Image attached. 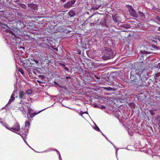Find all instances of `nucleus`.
I'll return each instance as SVG.
<instances>
[{
  "label": "nucleus",
  "instance_id": "f257e3e1",
  "mask_svg": "<svg viewBox=\"0 0 160 160\" xmlns=\"http://www.w3.org/2000/svg\"><path fill=\"white\" fill-rule=\"evenodd\" d=\"M102 50L103 55L102 58L104 60L112 58L115 56L112 50L109 48L104 47Z\"/></svg>",
  "mask_w": 160,
  "mask_h": 160
},
{
  "label": "nucleus",
  "instance_id": "f03ea898",
  "mask_svg": "<svg viewBox=\"0 0 160 160\" xmlns=\"http://www.w3.org/2000/svg\"><path fill=\"white\" fill-rule=\"evenodd\" d=\"M27 109H28V113H27V118L30 120H31V119L33 117L43 110H42L38 113L34 112H33V110L31 108L30 106H27Z\"/></svg>",
  "mask_w": 160,
  "mask_h": 160
},
{
  "label": "nucleus",
  "instance_id": "7ed1b4c3",
  "mask_svg": "<svg viewBox=\"0 0 160 160\" xmlns=\"http://www.w3.org/2000/svg\"><path fill=\"white\" fill-rule=\"evenodd\" d=\"M128 11L131 16L136 18L138 17V14L132 6H128Z\"/></svg>",
  "mask_w": 160,
  "mask_h": 160
},
{
  "label": "nucleus",
  "instance_id": "20e7f679",
  "mask_svg": "<svg viewBox=\"0 0 160 160\" xmlns=\"http://www.w3.org/2000/svg\"><path fill=\"white\" fill-rule=\"evenodd\" d=\"M6 128L12 132H14V131H18L20 129V125L18 122L15 123L10 128H9L7 127Z\"/></svg>",
  "mask_w": 160,
  "mask_h": 160
},
{
  "label": "nucleus",
  "instance_id": "39448f33",
  "mask_svg": "<svg viewBox=\"0 0 160 160\" xmlns=\"http://www.w3.org/2000/svg\"><path fill=\"white\" fill-rule=\"evenodd\" d=\"M102 4V2L100 0H95L93 6V8L95 9H98Z\"/></svg>",
  "mask_w": 160,
  "mask_h": 160
},
{
  "label": "nucleus",
  "instance_id": "423d86ee",
  "mask_svg": "<svg viewBox=\"0 0 160 160\" xmlns=\"http://www.w3.org/2000/svg\"><path fill=\"white\" fill-rule=\"evenodd\" d=\"M147 73L146 70H143L141 72L139 78L142 81V80H145V79H147Z\"/></svg>",
  "mask_w": 160,
  "mask_h": 160
},
{
  "label": "nucleus",
  "instance_id": "0eeeda50",
  "mask_svg": "<svg viewBox=\"0 0 160 160\" xmlns=\"http://www.w3.org/2000/svg\"><path fill=\"white\" fill-rule=\"evenodd\" d=\"M75 0H72L69 1L63 5L64 7L66 8H70L73 6V5L75 3Z\"/></svg>",
  "mask_w": 160,
  "mask_h": 160
},
{
  "label": "nucleus",
  "instance_id": "6e6552de",
  "mask_svg": "<svg viewBox=\"0 0 160 160\" xmlns=\"http://www.w3.org/2000/svg\"><path fill=\"white\" fill-rule=\"evenodd\" d=\"M140 70L139 69H136L132 70L131 72V78L133 77L134 75H137L138 76L139 78L140 76Z\"/></svg>",
  "mask_w": 160,
  "mask_h": 160
},
{
  "label": "nucleus",
  "instance_id": "1a4fd4ad",
  "mask_svg": "<svg viewBox=\"0 0 160 160\" xmlns=\"http://www.w3.org/2000/svg\"><path fill=\"white\" fill-rule=\"evenodd\" d=\"M27 108V106L24 105L19 108L18 109L22 112V114L24 115V117H26V109Z\"/></svg>",
  "mask_w": 160,
  "mask_h": 160
},
{
  "label": "nucleus",
  "instance_id": "9d476101",
  "mask_svg": "<svg viewBox=\"0 0 160 160\" xmlns=\"http://www.w3.org/2000/svg\"><path fill=\"white\" fill-rule=\"evenodd\" d=\"M142 81V80L140 78L138 80V79L135 78L132 81V83L134 85H139V84L141 83Z\"/></svg>",
  "mask_w": 160,
  "mask_h": 160
},
{
  "label": "nucleus",
  "instance_id": "9b49d317",
  "mask_svg": "<svg viewBox=\"0 0 160 160\" xmlns=\"http://www.w3.org/2000/svg\"><path fill=\"white\" fill-rule=\"evenodd\" d=\"M28 6L34 10H37L38 8L37 5L33 3H29L28 5Z\"/></svg>",
  "mask_w": 160,
  "mask_h": 160
},
{
  "label": "nucleus",
  "instance_id": "f8f14e48",
  "mask_svg": "<svg viewBox=\"0 0 160 160\" xmlns=\"http://www.w3.org/2000/svg\"><path fill=\"white\" fill-rule=\"evenodd\" d=\"M9 39H10V42H9L8 41V42L9 43V44L11 45H13L14 46H13L14 48V49L15 48V44L16 42V41L15 39L13 38H12V39L10 38Z\"/></svg>",
  "mask_w": 160,
  "mask_h": 160
},
{
  "label": "nucleus",
  "instance_id": "ddd939ff",
  "mask_svg": "<svg viewBox=\"0 0 160 160\" xmlns=\"http://www.w3.org/2000/svg\"><path fill=\"white\" fill-rule=\"evenodd\" d=\"M0 26L2 27L1 29H2L3 30H8V29L9 28V27L7 26V25L1 22L0 23Z\"/></svg>",
  "mask_w": 160,
  "mask_h": 160
},
{
  "label": "nucleus",
  "instance_id": "4468645a",
  "mask_svg": "<svg viewBox=\"0 0 160 160\" xmlns=\"http://www.w3.org/2000/svg\"><path fill=\"white\" fill-rule=\"evenodd\" d=\"M15 94L14 93H12L11 95L10 98L9 99V100L8 103L7 104H10L15 99V97H14V96Z\"/></svg>",
  "mask_w": 160,
  "mask_h": 160
},
{
  "label": "nucleus",
  "instance_id": "2eb2a0df",
  "mask_svg": "<svg viewBox=\"0 0 160 160\" xmlns=\"http://www.w3.org/2000/svg\"><path fill=\"white\" fill-rule=\"evenodd\" d=\"M138 16L139 15L142 19H144L145 18V15L142 12L138 11Z\"/></svg>",
  "mask_w": 160,
  "mask_h": 160
},
{
  "label": "nucleus",
  "instance_id": "dca6fc26",
  "mask_svg": "<svg viewBox=\"0 0 160 160\" xmlns=\"http://www.w3.org/2000/svg\"><path fill=\"white\" fill-rule=\"evenodd\" d=\"M69 15L71 17H72L75 16L76 13L74 11L72 10H71L69 12Z\"/></svg>",
  "mask_w": 160,
  "mask_h": 160
},
{
  "label": "nucleus",
  "instance_id": "f3484780",
  "mask_svg": "<svg viewBox=\"0 0 160 160\" xmlns=\"http://www.w3.org/2000/svg\"><path fill=\"white\" fill-rule=\"evenodd\" d=\"M122 27L125 29H128L131 28V25L129 24H124L122 25Z\"/></svg>",
  "mask_w": 160,
  "mask_h": 160
},
{
  "label": "nucleus",
  "instance_id": "a211bd4d",
  "mask_svg": "<svg viewBox=\"0 0 160 160\" xmlns=\"http://www.w3.org/2000/svg\"><path fill=\"white\" fill-rule=\"evenodd\" d=\"M64 80H67V82L70 83L71 82V78L69 76H67L64 78Z\"/></svg>",
  "mask_w": 160,
  "mask_h": 160
},
{
  "label": "nucleus",
  "instance_id": "6ab92c4d",
  "mask_svg": "<svg viewBox=\"0 0 160 160\" xmlns=\"http://www.w3.org/2000/svg\"><path fill=\"white\" fill-rule=\"evenodd\" d=\"M24 93L22 92L21 91L19 93V98L20 99H21L23 98V96L24 95Z\"/></svg>",
  "mask_w": 160,
  "mask_h": 160
},
{
  "label": "nucleus",
  "instance_id": "aec40b11",
  "mask_svg": "<svg viewBox=\"0 0 160 160\" xmlns=\"http://www.w3.org/2000/svg\"><path fill=\"white\" fill-rule=\"evenodd\" d=\"M19 6L22 8H23L24 9H26V8L27 7L26 6L25 4H19Z\"/></svg>",
  "mask_w": 160,
  "mask_h": 160
},
{
  "label": "nucleus",
  "instance_id": "412c9836",
  "mask_svg": "<svg viewBox=\"0 0 160 160\" xmlns=\"http://www.w3.org/2000/svg\"><path fill=\"white\" fill-rule=\"evenodd\" d=\"M32 72L34 73V72L32 68L30 69V70L28 71V74L29 75H32Z\"/></svg>",
  "mask_w": 160,
  "mask_h": 160
},
{
  "label": "nucleus",
  "instance_id": "4be33fe9",
  "mask_svg": "<svg viewBox=\"0 0 160 160\" xmlns=\"http://www.w3.org/2000/svg\"><path fill=\"white\" fill-rule=\"evenodd\" d=\"M105 89L108 91H114V89L111 87H107L105 88Z\"/></svg>",
  "mask_w": 160,
  "mask_h": 160
},
{
  "label": "nucleus",
  "instance_id": "5701e85b",
  "mask_svg": "<svg viewBox=\"0 0 160 160\" xmlns=\"http://www.w3.org/2000/svg\"><path fill=\"white\" fill-rule=\"evenodd\" d=\"M55 151H56V152H57V153L58 154L59 158V160H62V158H61V155H60V154L59 152L57 150H56V149L55 150Z\"/></svg>",
  "mask_w": 160,
  "mask_h": 160
},
{
  "label": "nucleus",
  "instance_id": "b1692460",
  "mask_svg": "<svg viewBox=\"0 0 160 160\" xmlns=\"http://www.w3.org/2000/svg\"><path fill=\"white\" fill-rule=\"evenodd\" d=\"M94 129L98 131H100L102 133V132L101 131L100 129H99V128L97 126H96L95 127H94Z\"/></svg>",
  "mask_w": 160,
  "mask_h": 160
},
{
  "label": "nucleus",
  "instance_id": "393cba45",
  "mask_svg": "<svg viewBox=\"0 0 160 160\" xmlns=\"http://www.w3.org/2000/svg\"><path fill=\"white\" fill-rule=\"evenodd\" d=\"M30 123L28 121H27L25 123V125L26 126H27L28 127H29L30 126Z\"/></svg>",
  "mask_w": 160,
  "mask_h": 160
},
{
  "label": "nucleus",
  "instance_id": "a878e982",
  "mask_svg": "<svg viewBox=\"0 0 160 160\" xmlns=\"http://www.w3.org/2000/svg\"><path fill=\"white\" fill-rule=\"evenodd\" d=\"M18 71L19 72H20L22 74H24V72L21 68H19L18 69Z\"/></svg>",
  "mask_w": 160,
  "mask_h": 160
},
{
  "label": "nucleus",
  "instance_id": "bb28decb",
  "mask_svg": "<svg viewBox=\"0 0 160 160\" xmlns=\"http://www.w3.org/2000/svg\"><path fill=\"white\" fill-rule=\"evenodd\" d=\"M32 90H30V89L28 90V91H27V93H28V94H31V93H32Z\"/></svg>",
  "mask_w": 160,
  "mask_h": 160
},
{
  "label": "nucleus",
  "instance_id": "cd10ccee",
  "mask_svg": "<svg viewBox=\"0 0 160 160\" xmlns=\"http://www.w3.org/2000/svg\"><path fill=\"white\" fill-rule=\"evenodd\" d=\"M156 19L158 21L160 22V16H157Z\"/></svg>",
  "mask_w": 160,
  "mask_h": 160
},
{
  "label": "nucleus",
  "instance_id": "c85d7f7f",
  "mask_svg": "<svg viewBox=\"0 0 160 160\" xmlns=\"http://www.w3.org/2000/svg\"><path fill=\"white\" fill-rule=\"evenodd\" d=\"M156 39L159 41L160 42V36H156Z\"/></svg>",
  "mask_w": 160,
  "mask_h": 160
},
{
  "label": "nucleus",
  "instance_id": "c756f323",
  "mask_svg": "<svg viewBox=\"0 0 160 160\" xmlns=\"http://www.w3.org/2000/svg\"><path fill=\"white\" fill-rule=\"evenodd\" d=\"M59 64L61 65V66L63 68L65 67V65L63 63H59Z\"/></svg>",
  "mask_w": 160,
  "mask_h": 160
},
{
  "label": "nucleus",
  "instance_id": "7c9ffc66",
  "mask_svg": "<svg viewBox=\"0 0 160 160\" xmlns=\"http://www.w3.org/2000/svg\"><path fill=\"white\" fill-rule=\"evenodd\" d=\"M64 68L66 71L69 72V69L67 67H65Z\"/></svg>",
  "mask_w": 160,
  "mask_h": 160
},
{
  "label": "nucleus",
  "instance_id": "2f4dec72",
  "mask_svg": "<svg viewBox=\"0 0 160 160\" xmlns=\"http://www.w3.org/2000/svg\"><path fill=\"white\" fill-rule=\"evenodd\" d=\"M155 76L156 77L160 76V72H158L156 74Z\"/></svg>",
  "mask_w": 160,
  "mask_h": 160
},
{
  "label": "nucleus",
  "instance_id": "473e14b6",
  "mask_svg": "<svg viewBox=\"0 0 160 160\" xmlns=\"http://www.w3.org/2000/svg\"><path fill=\"white\" fill-rule=\"evenodd\" d=\"M95 77L97 78V79H100V77L99 76H97L96 75H94Z\"/></svg>",
  "mask_w": 160,
  "mask_h": 160
},
{
  "label": "nucleus",
  "instance_id": "72a5a7b5",
  "mask_svg": "<svg viewBox=\"0 0 160 160\" xmlns=\"http://www.w3.org/2000/svg\"><path fill=\"white\" fill-rule=\"evenodd\" d=\"M157 119L158 120V121L160 123V116H158L157 117Z\"/></svg>",
  "mask_w": 160,
  "mask_h": 160
},
{
  "label": "nucleus",
  "instance_id": "f704fd0d",
  "mask_svg": "<svg viewBox=\"0 0 160 160\" xmlns=\"http://www.w3.org/2000/svg\"><path fill=\"white\" fill-rule=\"evenodd\" d=\"M12 1H13V2H18L19 0H12Z\"/></svg>",
  "mask_w": 160,
  "mask_h": 160
},
{
  "label": "nucleus",
  "instance_id": "c9c22d12",
  "mask_svg": "<svg viewBox=\"0 0 160 160\" xmlns=\"http://www.w3.org/2000/svg\"><path fill=\"white\" fill-rule=\"evenodd\" d=\"M105 108V107L104 106H102L101 107V109H103Z\"/></svg>",
  "mask_w": 160,
  "mask_h": 160
},
{
  "label": "nucleus",
  "instance_id": "e433bc0d",
  "mask_svg": "<svg viewBox=\"0 0 160 160\" xmlns=\"http://www.w3.org/2000/svg\"><path fill=\"white\" fill-rule=\"evenodd\" d=\"M150 113L152 115H153L154 114V112L153 111H150Z\"/></svg>",
  "mask_w": 160,
  "mask_h": 160
},
{
  "label": "nucleus",
  "instance_id": "4c0bfd02",
  "mask_svg": "<svg viewBox=\"0 0 160 160\" xmlns=\"http://www.w3.org/2000/svg\"><path fill=\"white\" fill-rule=\"evenodd\" d=\"M113 20H114V22H118L117 20L116 19H114V18H113Z\"/></svg>",
  "mask_w": 160,
  "mask_h": 160
},
{
  "label": "nucleus",
  "instance_id": "58836bf2",
  "mask_svg": "<svg viewBox=\"0 0 160 160\" xmlns=\"http://www.w3.org/2000/svg\"><path fill=\"white\" fill-rule=\"evenodd\" d=\"M17 90L15 89L13 92V93H14L15 94V93H16V92H17Z\"/></svg>",
  "mask_w": 160,
  "mask_h": 160
},
{
  "label": "nucleus",
  "instance_id": "ea45409f",
  "mask_svg": "<svg viewBox=\"0 0 160 160\" xmlns=\"http://www.w3.org/2000/svg\"><path fill=\"white\" fill-rule=\"evenodd\" d=\"M39 77H41V78H42V79H44V77L43 76H41H41H40Z\"/></svg>",
  "mask_w": 160,
  "mask_h": 160
},
{
  "label": "nucleus",
  "instance_id": "a19ab883",
  "mask_svg": "<svg viewBox=\"0 0 160 160\" xmlns=\"http://www.w3.org/2000/svg\"><path fill=\"white\" fill-rule=\"evenodd\" d=\"M34 61H35V63H38V61L37 60H35Z\"/></svg>",
  "mask_w": 160,
  "mask_h": 160
},
{
  "label": "nucleus",
  "instance_id": "79ce46f5",
  "mask_svg": "<svg viewBox=\"0 0 160 160\" xmlns=\"http://www.w3.org/2000/svg\"><path fill=\"white\" fill-rule=\"evenodd\" d=\"M94 106L95 108H98L99 107V106L97 105H95Z\"/></svg>",
  "mask_w": 160,
  "mask_h": 160
},
{
  "label": "nucleus",
  "instance_id": "37998d69",
  "mask_svg": "<svg viewBox=\"0 0 160 160\" xmlns=\"http://www.w3.org/2000/svg\"><path fill=\"white\" fill-rule=\"evenodd\" d=\"M82 112V113H87V114H88V113L87 112Z\"/></svg>",
  "mask_w": 160,
  "mask_h": 160
},
{
  "label": "nucleus",
  "instance_id": "c03bdc74",
  "mask_svg": "<svg viewBox=\"0 0 160 160\" xmlns=\"http://www.w3.org/2000/svg\"><path fill=\"white\" fill-rule=\"evenodd\" d=\"M62 2H64L66 1V0H61Z\"/></svg>",
  "mask_w": 160,
  "mask_h": 160
},
{
  "label": "nucleus",
  "instance_id": "a18cd8bd",
  "mask_svg": "<svg viewBox=\"0 0 160 160\" xmlns=\"http://www.w3.org/2000/svg\"><path fill=\"white\" fill-rule=\"evenodd\" d=\"M118 150V148L116 149V154H117Z\"/></svg>",
  "mask_w": 160,
  "mask_h": 160
},
{
  "label": "nucleus",
  "instance_id": "49530a36",
  "mask_svg": "<svg viewBox=\"0 0 160 160\" xmlns=\"http://www.w3.org/2000/svg\"><path fill=\"white\" fill-rule=\"evenodd\" d=\"M159 31H160V27H159V28H158V29Z\"/></svg>",
  "mask_w": 160,
  "mask_h": 160
},
{
  "label": "nucleus",
  "instance_id": "de8ad7c7",
  "mask_svg": "<svg viewBox=\"0 0 160 160\" xmlns=\"http://www.w3.org/2000/svg\"><path fill=\"white\" fill-rule=\"evenodd\" d=\"M79 114L80 115H81L82 117V114L80 113Z\"/></svg>",
  "mask_w": 160,
  "mask_h": 160
},
{
  "label": "nucleus",
  "instance_id": "09e8293b",
  "mask_svg": "<svg viewBox=\"0 0 160 160\" xmlns=\"http://www.w3.org/2000/svg\"><path fill=\"white\" fill-rule=\"evenodd\" d=\"M79 114L80 115H81L82 117V114L80 113Z\"/></svg>",
  "mask_w": 160,
  "mask_h": 160
},
{
  "label": "nucleus",
  "instance_id": "8fccbe9b",
  "mask_svg": "<svg viewBox=\"0 0 160 160\" xmlns=\"http://www.w3.org/2000/svg\"><path fill=\"white\" fill-rule=\"evenodd\" d=\"M24 142H25L26 143V144H27V145H28V146L29 147H30V146H29L28 145V144L24 140Z\"/></svg>",
  "mask_w": 160,
  "mask_h": 160
},
{
  "label": "nucleus",
  "instance_id": "3c124183",
  "mask_svg": "<svg viewBox=\"0 0 160 160\" xmlns=\"http://www.w3.org/2000/svg\"><path fill=\"white\" fill-rule=\"evenodd\" d=\"M24 142H25L26 143V144H27V145H28V146L29 147H30V146H29L28 145V144L24 140Z\"/></svg>",
  "mask_w": 160,
  "mask_h": 160
},
{
  "label": "nucleus",
  "instance_id": "603ef678",
  "mask_svg": "<svg viewBox=\"0 0 160 160\" xmlns=\"http://www.w3.org/2000/svg\"><path fill=\"white\" fill-rule=\"evenodd\" d=\"M21 48H23V49H24V48L23 47H22Z\"/></svg>",
  "mask_w": 160,
  "mask_h": 160
},
{
  "label": "nucleus",
  "instance_id": "864d4df0",
  "mask_svg": "<svg viewBox=\"0 0 160 160\" xmlns=\"http://www.w3.org/2000/svg\"><path fill=\"white\" fill-rule=\"evenodd\" d=\"M102 135H103L104 137H105V135H104V134H102Z\"/></svg>",
  "mask_w": 160,
  "mask_h": 160
},
{
  "label": "nucleus",
  "instance_id": "5fc2aeb1",
  "mask_svg": "<svg viewBox=\"0 0 160 160\" xmlns=\"http://www.w3.org/2000/svg\"><path fill=\"white\" fill-rule=\"evenodd\" d=\"M20 135L23 138V136L21 135V134H20Z\"/></svg>",
  "mask_w": 160,
  "mask_h": 160
},
{
  "label": "nucleus",
  "instance_id": "6e6d98bb",
  "mask_svg": "<svg viewBox=\"0 0 160 160\" xmlns=\"http://www.w3.org/2000/svg\"><path fill=\"white\" fill-rule=\"evenodd\" d=\"M158 65H159V66H160V63H159L158 64Z\"/></svg>",
  "mask_w": 160,
  "mask_h": 160
},
{
  "label": "nucleus",
  "instance_id": "4d7b16f0",
  "mask_svg": "<svg viewBox=\"0 0 160 160\" xmlns=\"http://www.w3.org/2000/svg\"><path fill=\"white\" fill-rule=\"evenodd\" d=\"M70 108V109H72V108Z\"/></svg>",
  "mask_w": 160,
  "mask_h": 160
},
{
  "label": "nucleus",
  "instance_id": "13d9d810",
  "mask_svg": "<svg viewBox=\"0 0 160 160\" xmlns=\"http://www.w3.org/2000/svg\"><path fill=\"white\" fill-rule=\"evenodd\" d=\"M13 47V46H12V48ZM12 49H13V48H12Z\"/></svg>",
  "mask_w": 160,
  "mask_h": 160
}]
</instances>
